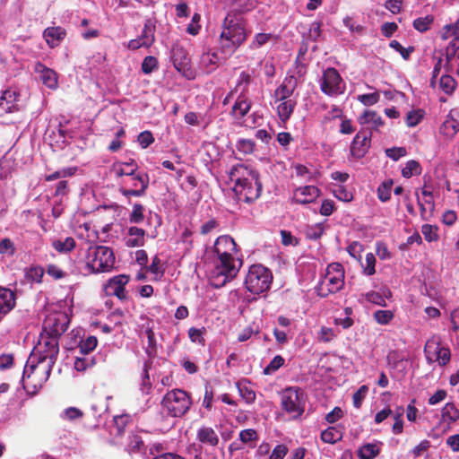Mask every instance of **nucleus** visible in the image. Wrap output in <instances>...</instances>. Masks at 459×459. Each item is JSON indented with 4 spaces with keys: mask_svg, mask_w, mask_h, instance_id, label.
I'll use <instances>...</instances> for the list:
<instances>
[{
    "mask_svg": "<svg viewBox=\"0 0 459 459\" xmlns=\"http://www.w3.org/2000/svg\"><path fill=\"white\" fill-rule=\"evenodd\" d=\"M229 178L234 183L233 192L238 202L252 204L262 193L263 185L259 172L254 168L243 163L231 167Z\"/></svg>",
    "mask_w": 459,
    "mask_h": 459,
    "instance_id": "1",
    "label": "nucleus"
},
{
    "mask_svg": "<svg viewBox=\"0 0 459 459\" xmlns=\"http://www.w3.org/2000/svg\"><path fill=\"white\" fill-rule=\"evenodd\" d=\"M58 353V340L55 339V337H49L40 333L37 345L28 358L22 377L26 375L30 377V374L32 373L39 365L46 364V379H48L57 359Z\"/></svg>",
    "mask_w": 459,
    "mask_h": 459,
    "instance_id": "2",
    "label": "nucleus"
},
{
    "mask_svg": "<svg viewBox=\"0 0 459 459\" xmlns=\"http://www.w3.org/2000/svg\"><path fill=\"white\" fill-rule=\"evenodd\" d=\"M246 20L229 13L222 23L220 48L223 54L231 56L247 39Z\"/></svg>",
    "mask_w": 459,
    "mask_h": 459,
    "instance_id": "3",
    "label": "nucleus"
},
{
    "mask_svg": "<svg viewBox=\"0 0 459 459\" xmlns=\"http://www.w3.org/2000/svg\"><path fill=\"white\" fill-rule=\"evenodd\" d=\"M209 259L212 263L209 283L215 289H220L231 281L243 264V260L239 256H209Z\"/></svg>",
    "mask_w": 459,
    "mask_h": 459,
    "instance_id": "4",
    "label": "nucleus"
},
{
    "mask_svg": "<svg viewBox=\"0 0 459 459\" xmlns=\"http://www.w3.org/2000/svg\"><path fill=\"white\" fill-rule=\"evenodd\" d=\"M115 262L112 248L105 246L90 247L80 270L84 275L108 273L114 268Z\"/></svg>",
    "mask_w": 459,
    "mask_h": 459,
    "instance_id": "5",
    "label": "nucleus"
},
{
    "mask_svg": "<svg viewBox=\"0 0 459 459\" xmlns=\"http://www.w3.org/2000/svg\"><path fill=\"white\" fill-rule=\"evenodd\" d=\"M273 281L272 272L261 264L249 267L245 279L246 289L253 294H261L267 291Z\"/></svg>",
    "mask_w": 459,
    "mask_h": 459,
    "instance_id": "6",
    "label": "nucleus"
},
{
    "mask_svg": "<svg viewBox=\"0 0 459 459\" xmlns=\"http://www.w3.org/2000/svg\"><path fill=\"white\" fill-rule=\"evenodd\" d=\"M307 394L298 386H289L281 394V409L293 419L299 418L305 411Z\"/></svg>",
    "mask_w": 459,
    "mask_h": 459,
    "instance_id": "7",
    "label": "nucleus"
},
{
    "mask_svg": "<svg viewBox=\"0 0 459 459\" xmlns=\"http://www.w3.org/2000/svg\"><path fill=\"white\" fill-rule=\"evenodd\" d=\"M191 404L190 396L182 389L168 392L161 401L162 408L171 417H182L187 412Z\"/></svg>",
    "mask_w": 459,
    "mask_h": 459,
    "instance_id": "8",
    "label": "nucleus"
},
{
    "mask_svg": "<svg viewBox=\"0 0 459 459\" xmlns=\"http://www.w3.org/2000/svg\"><path fill=\"white\" fill-rule=\"evenodd\" d=\"M76 171V167H66L46 175V181H56L49 186L53 199L64 200L67 197L70 193V186L69 181L66 178L74 176Z\"/></svg>",
    "mask_w": 459,
    "mask_h": 459,
    "instance_id": "9",
    "label": "nucleus"
},
{
    "mask_svg": "<svg viewBox=\"0 0 459 459\" xmlns=\"http://www.w3.org/2000/svg\"><path fill=\"white\" fill-rule=\"evenodd\" d=\"M149 176L145 172H134V176L123 178L119 182V193L129 199L131 196L141 197L149 186Z\"/></svg>",
    "mask_w": 459,
    "mask_h": 459,
    "instance_id": "10",
    "label": "nucleus"
},
{
    "mask_svg": "<svg viewBox=\"0 0 459 459\" xmlns=\"http://www.w3.org/2000/svg\"><path fill=\"white\" fill-rule=\"evenodd\" d=\"M320 90L329 97H336L344 93L346 84L339 72L333 67L326 68L318 81Z\"/></svg>",
    "mask_w": 459,
    "mask_h": 459,
    "instance_id": "11",
    "label": "nucleus"
},
{
    "mask_svg": "<svg viewBox=\"0 0 459 459\" xmlns=\"http://www.w3.org/2000/svg\"><path fill=\"white\" fill-rule=\"evenodd\" d=\"M68 325L69 319L65 314L59 313L48 316L43 323L41 333L59 340L63 333L66 332Z\"/></svg>",
    "mask_w": 459,
    "mask_h": 459,
    "instance_id": "12",
    "label": "nucleus"
},
{
    "mask_svg": "<svg viewBox=\"0 0 459 459\" xmlns=\"http://www.w3.org/2000/svg\"><path fill=\"white\" fill-rule=\"evenodd\" d=\"M372 132L361 128L353 137L351 146V156L356 160H360L366 156L371 146Z\"/></svg>",
    "mask_w": 459,
    "mask_h": 459,
    "instance_id": "13",
    "label": "nucleus"
},
{
    "mask_svg": "<svg viewBox=\"0 0 459 459\" xmlns=\"http://www.w3.org/2000/svg\"><path fill=\"white\" fill-rule=\"evenodd\" d=\"M238 250L235 240L229 235H222L217 238L208 255L233 257L238 256Z\"/></svg>",
    "mask_w": 459,
    "mask_h": 459,
    "instance_id": "14",
    "label": "nucleus"
},
{
    "mask_svg": "<svg viewBox=\"0 0 459 459\" xmlns=\"http://www.w3.org/2000/svg\"><path fill=\"white\" fill-rule=\"evenodd\" d=\"M129 276L126 274H118L110 278L103 285V291L106 296H116L119 300H126L128 296L126 290V285L129 282Z\"/></svg>",
    "mask_w": 459,
    "mask_h": 459,
    "instance_id": "15",
    "label": "nucleus"
},
{
    "mask_svg": "<svg viewBox=\"0 0 459 459\" xmlns=\"http://www.w3.org/2000/svg\"><path fill=\"white\" fill-rule=\"evenodd\" d=\"M424 352L429 360L437 361L442 366L446 365L451 358L450 350L435 340H429L426 342Z\"/></svg>",
    "mask_w": 459,
    "mask_h": 459,
    "instance_id": "16",
    "label": "nucleus"
},
{
    "mask_svg": "<svg viewBox=\"0 0 459 459\" xmlns=\"http://www.w3.org/2000/svg\"><path fill=\"white\" fill-rule=\"evenodd\" d=\"M19 97L20 93L17 91L12 89L3 91L0 96V116L18 111Z\"/></svg>",
    "mask_w": 459,
    "mask_h": 459,
    "instance_id": "17",
    "label": "nucleus"
},
{
    "mask_svg": "<svg viewBox=\"0 0 459 459\" xmlns=\"http://www.w3.org/2000/svg\"><path fill=\"white\" fill-rule=\"evenodd\" d=\"M320 195V190L315 186H300L295 189L293 201L300 204L314 202Z\"/></svg>",
    "mask_w": 459,
    "mask_h": 459,
    "instance_id": "18",
    "label": "nucleus"
},
{
    "mask_svg": "<svg viewBox=\"0 0 459 459\" xmlns=\"http://www.w3.org/2000/svg\"><path fill=\"white\" fill-rule=\"evenodd\" d=\"M146 232L143 229L136 226H131L128 228L125 237V245L127 247H141L145 244Z\"/></svg>",
    "mask_w": 459,
    "mask_h": 459,
    "instance_id": "19",
    "label": "nucleus"
},
{
    "mask_svg": "<svg viewBox=\"0 0 459 459\" xmlns=\"http://www.w3.org/2000/svg\"><path fill=\"white\" fill-rule=\"evenodd\" d=\"M251 106V100L241 93L234 102L230 114L235 120L240 123L250 111Z\"/></svg>",
    "mask_w": 459,
    "mask_h": 459,
    "instance_id": "20",
    "label": "nucleus"
},
{
    "mask_svg": "<svg viewBox=\"0 0 459 459\" xmlns=\"http://www.w3.org/2000/svg\"><path fill=\"white\" fill-rule=\"evenodd\" d=\"M34 71L36 74H40V80L46 87L52 90L57 87V74L53 69L47 67L40 62H37Z\"/></svg>",
    "mask_w": 459,
    "mask_h": 459,
    "instance_id": "21",
    "label": "nucleus"
},
{
    "mask_svg": "<svg viewBox=\"0 0 459 459\" xmlns=\"http://www.w3.org/2000/svg\"><path fill=\"white\" fill-rule=\"evenodd\" d=\"M359 123L365 126H369L368 127H364L367 131L373 130L377 131L380 126H383L385 122L381 116H379L376 111L373 110H365L358 118Z\"/></svg>",
    "mask_w": 459,
    "mask_h": 459,
    "instance_id": "22",
    "label": "nucleus"
},
{
    "mask_svg": "<svg viewBox=\"0 0 459 459\" xmlns=\"http://www.w3.org/2000/svg\"><path fill=\"white\" fill-rule=\"evenodd\" d=\"M221 57L212 49H207L203 52L200 58V65L202 69L207 73H212L221 64Z\"/></svg>",
    "mask_w": 459,
    "mask_h": 459,
    "instance_id": "23",
    "label": "nucleus"
},
{
    "mask_svg": "<svg viewBox=\"0 0 459 459\" xmlns=\"http://www.w3.org/2000/svg\"><path fill=\"white\" fill-rule=\"evenodd\" d=\"M66 36V30L65 28L48 27L44 30L43 37L46 39L47 44L49 48H54L60 45Z\"/></svg>",
    "mask_w": 459,
    "mask_h": 459,
    "instance_id": "24",
    "label": "nucleus"
},
{
    "mask_svg": "<svg viewBox=\"0 0 459 459\" xmlns=\"http://www.w3.org/2000/svg\"><path fill=\"white\" fill-rule=\"evenodd\" d=\"M297 86V80L293 75L286 77L283 82L275 90L274 97L276 100H288L293 94Z\"/></svg>",
    "mask_w": 459,
    "mask_h": 459,
    "instance_id": "25",
    "label": "nucleus"
},
{
    "mask_svg": "<svg viewBox=\"0 0 459 459\" xmlns=\"http://www.w3.org/2000/svg\"><path fill=\"white\" fill-rule=\"evenodd\" d=\"M421 195L424 196V203H422L420 199L419 193L416 191L417 202L420 206V214L423 220H427L425 218V213L427 212V208L425 204L429 206L430 211L432 212L435 209V201L433 192L430 186H427L425 183L421 188Z\"/></svg>",
    "mask_w": 459,
    "mask_h": 459,
    "instance_id": "26",
    "label": "nucleus"
},
{
    "mask_svg": "<svg viewBox=\"0 0 459 459\" xmlns=\"http://www.w3.org/2000/svg\"><path fill=\"white\" fill-rule=\"evenodd\" d=\"M387 364L391 369L404 376L408 368V359L393 351L387 356Z\"/></svg>",
    "mask_w": 459,
    "mask_h": 459,
    "instance_id": "27",
    "label": "nucleus"
},
{
    "mask_svg": "<svg viewBox=\"0 0 459 459\" xmlns=\"http://www.w3.org/2000/svg\"><path fill=\"white\" fill-rule=\"evenodd\" d=\"M15 306V295L7 288L0 286V314H8Z\"/></svg>",
    "mask_w": 459,
    "mask_h": 459,
    "instance_id": "28",
    "label": "nucleus"
},
{
    "mask_svg": "<svg viewBox=\"0 0 459 459\" xmlns=\"http://www.w3.org/2000/svg\"><path fill=\"white\" fill-rule=\"evenodd\" d=\"M196 438L199 442L211 446H216L219 444V437L211 427H201L196 433Z\"/></svg>",
    "mask_w": 459,
    "mask_h": 459,
    "instance_id": "29",
    "label": "nucleus"
},
{
    "mask_svg": "<svg viewBox=\"0 0 459 459\" xmlns=\"http://www.w3.org/2000/svg\"><path fill=\"white\" fill-rule=\"evenodd\" d=\"M391 296V291L387 288L381 290V292L371 290L361 294V297L368 302L380 307H386L385 299H389Z\"/></svg>",
    "mask_w": 459,
    "mask_h": 459,
    "instance_id": "30",
    "label": "nucleus"
},
{
    "mask_svg": "<svg viewBox=\"0 0 459 459\" xmlns=\"http://www.w3.org/2000/svg\"><path fill=\"white\" fill-rule=\"evenodd\" d=\"M344 273L339 272L338 273L333 274L326 273L322 280L332 289L335 293L342 290L344 284Z\"/></svg>",
    "mask_w": 459,
    "mask_h": 459,
    "instance_id": "31",
    "label": "nucleus"
},
{
    "mask_svg": "<svg viewBox=\"0 0 459 459\" xmlns=\"http://www.w3.org/2000/svg\"><path fill=\"white\" fill-rule=\"evenodd\" d=\"M380 453V448L377 443H367L360 446L358 451V457L359 459H374Z\"/></svg>",
    "mask_w": 459,
    "mask_h": 459,
    "instance_id": "32",
    "label": "nucleus"
},
{
    "mask_svg": "<svg viewBox=\"0 0 459 459\" xmlns=\"http://www.w3.org/2000/svg\"><path fill=\"white\" fill-rule=\"evenodd\" d=\"M441 417L448 424L455 423L459 420V410L454 403H447L441 410Z\"/></svg>",
    "mask_w": 459,
    "mask_h": 459,
    "instance_id": "33",
    "label": "nucleus"
},
{
    "mask_svg": "<svg viewBox=\"0 0 459 459\" xmlns=\"http://www.w3.org/2000/svg\"><path fill=\"white\" fill-rule=\"evenodd\" d=\"M173 65L178 71H185L189 65V58L183 48H178L172 55Z\"/></svg>",
    "mask_w": 459,
    "mask_h": 459,
    "instance_id": "34",
    "label": "nucleus"
},
{
    "mask_svg": "<svg viewBox=\"0 0 459 459\" xmlns=\"http://www.w3.org/2000/svg\"><path fill=\"white\" fill-rule=\"evenodd\" d=\"M281 103L277 106V113L282 122H286L293 113L296 106V101L292 100H280Z\"/></svg>",
    "mask_w": 459,
    "mask_h": 459,
    "instance_id": "35",
    "label": "nucleus"
},
{
    "mask_svg": "<svg viewBox=\"0 0 459 459\" xmlns=\"http://www.w3.org/2000/svg\"><path fill=\"white\" fill-rule=\"evenodd\" d=\"M320 437L324 443L333 445L342 439V432L336 427H328L321 432Z\"/></svg>",
    "mask_w": 459,
    "mask_h": 459,
    "instance_id": "36",
    "label": "nucleus"
},
{
    "mask_svg": "<svg viewBox=\"0 0 459 459\" xmlns=\"http://www.w3.org/2000/svg\"><path fill=\"white\" fill-rule=\"evenodd\" d=\"M325 226L323 222L307 225L305 229V236L309 240H317L325 233Z\"/></svg>",
    "mask_w": 459,
    "mask_h": 459,
    "instance_id": "37",
    "label": "nucleus"
},
{
    "mask_svg": "<svg viewBox=\"0 0 459 459\" xmlns=\"http://www.w3.org/2000/svg\"><path fill=\"white\" fill-rule=\"evenodd\" d=\"M155 24L153 23L152 19H146L144 22L143 29L140 37L147 42L150 46H152L155 41Z\"/></svg>",
    "mask_w": 459,
    "mask_h": 459,
    "instance_id": "38",
    "label": "nucleus"
},
{
    "mask_svg": "<svg viewBox=\"0 0 459 459\" xmlns=\"http://www.w3.org/2000/svg\"><path fill=\"white\" fill-rule=\"evenodd\" d=\"M459 132V123L447 118L440 126V134L446 138H453Z\"/></svg>",
    "mask_w": 459,
    "mask_h": 459,
    "instance_id": "39",
    "label": "nucleus"
},
{
    "mask_svg": "<svg viewBox=\"0 0 459 459\" xmlns=\"http://www.w3.org/2000/svg\"><path fill=\"white\" fill-rule=\"evenodd\" d=\"M52 247L59 253H68L75 247V240L72 237L56 239L52 242Z\"/></svg>",
    "mask_w": 459,
    "mask_h": 459,
    "instance_id": "40",
    "label": "nucleus"
},
{
    "mask_svg": "<svg viewBox=\"0 0 459 459\" xmlns=\"http://www.w3.org/2000/svg\"><path fill=\"white\" fill-rule=\"evenodd\" d=\"M44 269L39 265H32L29 268H26L24 271V276L27 281L30 282H41L42 277L44 275Z\"/></svg>",
    "mask_w": 459,
    "mask_h": 459,
    "instance_id": "41",
    "label": "nucleus"
},
{
    "mask_svg": "<svg viewBox=\"0 0 459 459\" xmlns=\"http://www.w3.org/2000/svg\"><path fill=\"white\" fill-rule=\"evenodd\" d=\"M457 87V82L449 74H443L439 79V88L447 95H452Z\"/></svg>",
    "mask_w": 459,
    "mask_h": 459,
    "instance_id": "42",
    "label": "nucleus"
},
{
    "mask_svg": "<svg viewBox=\"0 0 459 459\" xmlns=\"http://www.w3.org/2000/svg\"><path fill=\"white\" fill-rule=\"evenodd\" d=\"M151 368V362L145 361L143 363V370L142 374V382L140 384V391L143 394H149L152 390V383L150 381L149 369Z\"/></svg>",
    "mask_w": 459,
    "mask_h": 459,
    "instance_id": "43",
    "label": "nucleus"
},
{
    "mask_svg": "<svg viewBox=\"0 0 459 459\" xmlns=\"http://www.w3.org/2000/svg\"><path fill=\"white\" fill-rule=\"evenodd\" d=\"M393 185V180L389 179L382 182L378 186L377 192V197L381 202L385 203L390 200Z\"/></svg>",
    "mask_w": 459,
    "mask_h": 459,
    "instance_id": "44",
    "label": "nucleus"
},
{
    "mask_svg": "<svg viewBox=\"0 0 459 459\" xmlns=\"http://www.w3.org/2000/svg\"><path fill=\"white\" fill-rule=\"evenodd\" d=\"M420 173L421 166L418 161L414 160H408L402 169V176L405 178H410L412 176L420 175Z\"/></svg>",
    "mask_w": 459,
    "mask_h": 459,
    "instance_id": "45",
    "label": "nucleus"
},
{
    "mask_svg": "<svg viewBox=\"0 0 459 459\" xmlns=\"http://www.w3.org/2000/svg\"><path fill=\"white\" fill-rule=\"evenodd\" d=\"M272 38L273 34L271 33H256L253 39L250 41L248 48L251 50L258 49L268 43Z\"/></svg>",
    "mask_w": 459,
    "mask_h": 459,
    "instance_id": "46",
    "label": "nucleus"
},
{
    "mask_svg": "<svg viewBox=\"0 0 459 459\" xmlns=\"http://www.w3.org/2000/svg\"><path fill=\"white\" fill-rule=\"evenodd\" d=\"M425 116V111L423 109H412L409 111L406 115V125L409 127H414L418 126Z\"/></svg>",
    "mask_w": 459,
    "mask_h": 459,
    "instance_id": "47",
    "label": "nucleus"
},
{
    "mask_svg": "<svg viewBox=\"0 0 459 459\" xmlns=\"http://www.w3.org/2000/svg\"><path fill=\"white\" fill-rule=\"evenodd\" d=\"M159 67V61L153 56H147L143 58L141 70L144 74H150Z\"/></svg>",
    "mask_w": 459,
    "mask_h": 459,
    "instance_id": "48",
    "label": "nucleus"
},
{
    "mask_svg": "<svg viewBox=\"0 0 459 459\" xmlns=\"http://www.w3.org/2000/svg\"><path fill=\"white\" fill-rule=\"evenodd\" d=\"M59 416L64 420L74 421L82 419L83 412L77 407H68L65 409Z\"/></svg>",
    "mask_w": 459,
    "mask_h": 459,
    "instance_id": "49",
    "label": "nucleus"
},
{
    "mask_svg": "<svg viewBox=\"0 0 459 459\" xmlns=\"http://www.w3.org/2000/svg\"><path fill=\"white\" fill-rule=\"evenodd\" d=\"M98 343V340L95 336H88L86 339L82 340L79 343L80 352L83 355L89 354L92 351Z\"/></svg>",
    "mask_w": 459,
    "mask_h": 459,
    "instance_id": "50",
    "label": "nucleus"
},
{
    "mask_svg": "<svg viewBox=\"0 0 459 459\" xmlns=\"http://www.w3.org/2000/svg\"><path fill=\"white\" fill-rule=\"evenodd\" d=\"M255 143L251 139H238L236 143V149L243 154H251L254 152Z\"/></svg>",
    "mask_w": 459,
    "mask_h": 459,
    "instance_id": "51",
    "label": "nucleus"
},
{
    "mask_svg": "<svg viewBox=\"0 0 459 459\" xmlns=\"http://www.w3.org/2000/svg\"><path fill=\"white\" fill-rule=\"evenodd\" d=\"M433 22L434 18L432 15L420 17L413 21V28L420 32H425L429 29Z\"/></svg>",
    "mask_w": 459,
    "mask_h": 459,
    "instance_id": "52",
    "label": "nucleus"
},
{
    "mask_svg": "<svg viewBox=\"0 0 459 459\" xmlns=\"http://www.w3.org/2000/svg\"><path fill=\"white\" fill-rule=\"evenodd\" d=\"M144 207L143 204L136 203L133 205V210L129 214V221L133 224H139L144 219L143 215Z\"/></svg>",
    "mask_w": 459,
    "mask_h": 459,
    "instance_id": "53",
    "label": "nucleus"
},
{
    "mask_svg": "<svg viewBox=\"0 0 459 459\" xmlns=\"http://www.w3.org/2000/svg\"><path fill=\"white\" fill-rule=\"evenodd\" d=\"M285 359L281 355H276L270 363L264 368V375H272L284 365Z\"/></svg>",
    "mask_w": 459,
    "mask_h": 459,
    "instance_id": "54",
    "label": "nucleus"
},
{
    "mask_svg": "<svg viewBox=\"0 0 459 459\" xmlns=\"http://www.w3.org/2000/svg\"><path fill=\"white\" fill-rule=\"evenodd\" d=\"M237 388L239 395L246 401L247 403H253L255 400V393L249 388L247 385L237 383Z\"/></svg>",
    "mask_w": 459,
    "mask_h": 459,
    "instance_id": "55",
    "label": "nucleus"
},
{
    "mask_svg": "<svg viewBox=\"0 0 459 459\" xmlns=\"http://www.w3.org/2000/svg\"><path fill=\"white\" fill-rule=\"evenodd\" d=\"M451 37L459 39V18L454 23L447 24L443 28L442 38L447 39Z\"/></svg>",
    "mask_w": 459,
    "mask_h": 459,
    "instance_id": "56",
    "label": "nucleus"
},
{
    "mask_svg": "<svg viewBox=\"0 0 459 459\" xmlns=\"http://www.w3.org/2000/svg\"><path fill=\"white\" fill-rule=\"evenodd\" d=\"M373 317L377 324L385 325L393 320L394 315L391 310H377L374 312Z\"/></svg>",
    "mask_w": 459,
    "mask_h": 459,
    "instance_id": "57",
    "label": "nucleus"
},
{
    "mask_svg": "<svg viewBox=\"0 0 459 459\" xmlns=\"http://www.w3.org/2000/svg\"><path fill=\"white\" fill-rule=\"evenodd\" d=\"M128 448L130 452H142L144 450V442L141 436L133 434L129 437Z\"/></svg>",
    "mask_w": 459,
    "mask_h": 459,
    "instance_id": "58",
    "label": "nucleus"
},
{
    "mask_svg": "<svg viewBox=\"0 0 459 459\" xmlns=\"http://www.w3.org/2000/svg\"><path fill=\"white\" fill-rule=\"evenodd\" d=\"M363 273L367 276H371L376 273V257L374 254L368 253L365 258V264H361Z\"/></svg>",
    "mask_w": 459,
    "mask_h": 459,
    "instance_id": "59",
    "label": "nucleus"
},
{
    "mask_svg": "<svg viewBox=\"0 0 459 459\" xmlns=\"http://www.w3.org/2000/svg\"><path fill=\"white\" fill-rule=\"evenodd\" d=\"M333 194L337 199L343 202H351L353 198L352 194L342 185H336Z\"/></svg>",
    "mask_w": 459,
    "mask_h": 459,
    "instance_id": "60",
    "label": "nucleus"
},
{
    "mask_svg": "<svg viewBox=\"0 0 459 459\" xmlns=\"http://www.w3.org/2000/svg\"><path fill=\"white\" fill-rule=\"evenodd\" d=\"M204 332H205V329L204 327L201 329L195 328V327H191L188 330V336H189L191 342L204 346L205 344V340L204 338Z\"/></svg>",
    "mask_w": 459,
    "mask_h": 459,
    "instance_id": "61",
    "label": "nucleus"
},
{
    "mask_svg": "<svg viewBox=\"0 0 459 459\" xmlns=\"http://www.w3.org/2000/svg\"><path fill=\"white\" fill-rule=\"evenodd\" d=\"M137 143L141 146L142 149L148 148L151 144L154 143V137L151 131L145 130L139 134L137 136Z\"/></svg>",
    "mask_w": 459,
    "mask_h": 459,
    "instance_id": "62",
    "label": "nucleus"
},
{
    "mask_svg": "<svg viewBox=\"0 0 459 459\" xmlns=\"http://www.w3.org/2000/svg\"><path fill=\"white\" fill-rule=\"evenodd\" d=\"M271 453V445L267 441H263L255 452V459H269Z\"/></svg>",
    "mask_w": 459,
    "mask_h": 459,
    "instance_id": "63",
    "label": "nucleus"
},
{
    "mask_svg": "<svg viewBox=\"0 0 459 459\" xmlns=\"http://www.w3.org/2000/svg\"><path fill=\"white\" fill-rule=\"evenodd\" d=\"M288 452L289 448L285 444H278L271 449L269 459H284Z\"/></svg>",
    "mask_w": 459,
    "mask_h": 459,
    "instance_id": "64",
    "label": "nucleus"
}]
</instances>
